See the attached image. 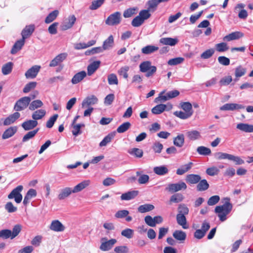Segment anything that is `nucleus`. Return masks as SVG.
I'll return each mask as SVG.
<instances>
[{
  "label": "nucleus",
  "instance_id": "18",
  "mask_svg": "<svg viewBox=\"0 0 253 253\" xmlns=\"http://www.w3.org/2000/svg\"><path fill=\"white\" fill-rule=\"evenodd\" d=\"M38 125L37 121L33 120H29L24 122L21 126L25 130H29L34 128Z\"/></svg>",
  "mask_w": 253,
  "mask_h": 253
},
{
  "label": "nucleus",
  "instance_id": "55",
  "mask_svg": "<svg viewBox=\"0 0 253 253\" xmlns=\"http://www.w3.org/2000/svg\"><path fill=\"white\" fill-rule=\"evenodd\" d=\"M184 199L182 194L180 193H176L172 195L170 198V202L172 203H179L181 202Z\"/></svg>",
  "mask_w": 253,
  "mask_h": 253
},
{
  "label": "nucleus",
  "instance_id": "8",
  "mask_svg": "<svg viewBox=\"0 0 253 253\" xmlns=\"http://www.w3.org/2000/svg\"><path fill=\"white\" fill-rule=\"evenodd\" d=\"M187 188L186 183L183 181H179L176 183H172L168 185L166 190L171 193H174L185 190Z\"/></svg>",
  "mask_w": 253,
  "mask_h": 253
},
{
  "label": "nucleus",
  "instance_id": "57",
  "mask_svg": "<svg viewBox=\"0 0 253 253\" xmlns=\"http://www.w3.org/2000/svg\"><path fill=\"white\" fill-rule=\"evenodd\" d=\"M231 156V154L223 152H217L215 154V157L218 160L227 159L228 160H230Z\"/></svg>",
  "mask_w": 253,
  "mask_h": 253
},
{
  "label": "nucleus",
  "instance_id": "42",
  "mask_svg": "<svg viewBox=\"0 0 253 253\" xmlns=\"http://www.w3.org/2000/svg\"><path fill=\"white\" fill-rule=\"evenodd\" d=\"M181 107L187 113H189L191 116L193 113L192 106L190 103L188 102H183L181 103Z\"/></svg>",
  "mask_w": 253,
  "mask_h": 253
},
{
  "label": "nucleus",
  "instance_id": "48",
  "mask_svg": "<svg viewBox=\"0 0 253 253\" xmlns=\"http://www.w3.org/2000/svg\"><path fill=\"white\" fill-rule=\"evenodd\" d=\"M84 126V124H72L73 127V130L72 132L73 135L77 136L79 134L81 133V128Z\"/></svg>",
  "mask_w": 253,
  "mask_h": 253
},
{
  "label": "nucleus",
  "instance_id": "7",
  "mask_svg": "<svg viewBox=\"0 0 253 253\" xmlns=\"http://www.w3.org/2000/svg\"><path fill=\"white\" fill-rule=\"evenodd\" d=\"M121 21V13L117 11L109 15L105 20L106 25L115 26L119 24Z\"/></svg>",
  "mask_w": 253,
  "mask_h": 253
},
{
  "label": "nucleus",
  "instance_id": "56",
  "mask_svg": "<svg viewBox=\"0 0 253 253\" xmlns=\"http://www.w3.org/2000/svg\"><path fill=\"white\" fill-rule=\"evenodd\" d=\"M129 69L128 66H125L122 67L120 70H118V73L120 76H123L124 78L126 79L128 78L127 72Z\"/></svg>",
  "mask_w": 253,
  "mask_h": 253
},
{
  "label": "nucleus",
  "instance_id": "6",
  "mask_svg": "<svg viewBox=\"0 0 253 253\" xmlns=\"http://www.w3.org/2000/svg\"><path fill=\"white\" fill-rule=\"evenodd\" d=\"M23 189V186L19 185L17 186L8 195V198L9 199H14L15 202L17 204L21 203L23 198L21 192Z\"/></svg>",
  "mask_w": 253,
  "mask_h": 253
},
{
  "label": "nucleus",
  "instance_id": "38",
  "mask_svg": "<svg viewBox=\"0 0 253 253\" xmlns=\"http://www.w3.org/2000/svg\"><path fill=\"white\" fill-rule=\"evenodd\" d=\"M153 171L156 174L159 175H165L169 172L168 168L165 166L155 167L153 169Z\"/></svg>",
  "mask_w": 253,
  "mask_h": 253
},
{
  "label": "nucleus",
  "instance_id": "26",
  "mask_svg": "<svg viewBox=\"0 0 253 253\" xmlns=\"http://www.w3.org/2000/svg\"><path fill=\"white\" fill-rule=\"evenodd\" d=\"M37 196V191L35 189H30L27 192L23 200V204L27 205L29 203L30 200Z\"/></svg>",
  "mask_w": 253,
  "mask_h": 253
},
{
  "label": "nucleus",
  "instance_id": "62",
  "mask_svg": "<svg viewBox=\"0 0 253 253\" xmlns=\"http://www.w3.org/2000/svg\"><path fill=\"white\" fill-rule=\"evenodd\" d=\"M115 253H128L129 249L126 246H119L114 248Z\"/></svg>",
  "mask_w": 253,
  "mask_h": 253
},
{
  "label": "nucleus",
  "instance_id": "4",
  "mask_svg": "<svg viewBox=\"0 0 253 253\" xmlns=\"http://www.w3.org/2000/svg\"><path fill=\"white\" fill-rule=\"evenodd\" d=\"M30 102L31 97L28 96L23 97L16 102L14 109L17 112L24 110L29 106Z\"/></svg>",
  "mask_w": 253,
  "mask_h": 253
},
{
  "label": "nucleus",
  "instance_id": "5",
  "mask_svg": "<svg viewBox=\"0 0 253 253\" xmlns=\"http://www.w3.org/2000/svg\"><path fill=\"white\" fill-rule=\"evenodd\" d=\"M100 241L101 244L99 249L101 251L104 252L109 251L111 250L117 242L115 239H111L108 240L106 237L102 238Z\"/></svg>",
  "mask_w": 253,
  "mask_h": 253
},
{
  "label": "nucleus",
  "instance_id": "43",
  "mask_svg": "<svg viewBox=\"0 0 253 253\" xmlns=\"http://www.w3.org/2000/svg\"><path fill=\"white\" fill-rule=\"evenodd\" d=\"M154 206L151 204H144L138 208V211L141 213H144L153 210Z\"/></svg>",
  "mask_w": 253,
  "mask_h": 253
},
{
  "label": "nucleus",
  "instance_id": "1",
  "mask_svg": "<svg viewBox=\"0 0 253 253\" xmlns=\"http://www.w3.org/2000/svg\"><path fill=\"white\" fill-rule=\"evenodd\" d=\"M230 198L228 197L223 199L224 204L222 206H217L215 209V212L218 213V216L221 221L226 219V215L229 213L232 209V205L230 203Z\"/></svg>",
  "mask_w": 253,
  "mask_h": 253
},
{
  "label": "nucleus",
  "instance_id": "14",
  "mask_svg": "<svg viewBox=\"0 0 253 253\" xmlns=\"http://www.w3.org/2000/svg\"><path fill=\"white\" fill-rule=\"evenodd\" d=\"M98 102L97 98L93 95L86 97L82 103V107L85 108L95 104Z\"/></svg>",
  "mask_w": 253,
  "mask_h": 253
},
{
  "label": "nucleus",
  "instance_id": "9",
  "mask_svg": "<svg viewBox=\"0 0 253 253\" xmlns=\"http://www.w3.org/2000/svg\"><path fill=\"white\" fill-rule=\"evenodd\" d=\"M76 21V18L74 15L69 16L65 18L62 23L60 27L62 31H65L71 28Z\"/></svg>",
  "mask_w": 253,
  "mask_h": 253
},
{
  "label": "nucleus",
  "instance_id": "17",
  "mask_svg": "<svg viewBox=\"0 0 253 253\" xmlns=\"http://www.w3.org/2000/svg\"><path fill=\"white\" fill-rule=\"evenodd\" d=\"M186 135L188 139L190 141H195L201 138L200 132L197 130L187 131L186 132Z\"/></svg>",
  "mask_w": 253,
  "mask_h": 253
},
{
  "label": "nucleus",
  "instance_id": "52",
  "mask_svg": "<svg viewBox=\"0 0 253 253\" xmlns=\"http://www.w3.org/2000/svg\"><path fill=\"white\" fill-rule=\"evenodd\" d=\"M129 154L135 156L136 157L141 158L143 156V151L139 148H134L128 151Z\"/></svg>",
  "mask_w": 253,
  "mask_h": 253
},
{
  "label": "nucleus",
  "instance_id": "30",
  "mask_svg": "<svg viewBox=\"0 0 253 253\" xmlns=\"http://www.w3.org/2000/svg\"><path fill=\"white\" fill-rule=\"evenodd\" d=\"M160 42L164 45L174 46L178 42V40L176 38H162L160 40Z\"/></svg>",
  "mask_w": 253,
  "mask_h": 253
},
{
  "label": "nucleus",
  "instance_id": "37",
  "mask_svg": "<svg viewBox=\"0 0 253 253\" xmlns=\"http://www.w3.org/2000/svg\"><path fill=\"white\" fill-rule=\"evenodd\" d=\"M43 105V103L41 100H35L30 103L29 109L31 111H34L38 108H41Z\"/></svg>",
  "mask_w": 253,
  "mask_h": 253
},
{
  "label": "nucleus",
  "instance_id": "23",
  "mask_svg": "<svg viewBox=\"0 0 253 253\" xmlns=\"http://www.w3.org/2000/svg\"><path fill=\"white\" fill-rule=\"evenodd\" d=\"M89 180H84L76 185L73 189V193H78L89 185Z\"/></svg>",
  "mask_w": 253,
  "mask_h": 253
},
{
  "label": "nucleus",
  "instance_id": "34",
  "mask_svg": "<svg viewBox=\"0 0 253 253\" xmlns=\"http://www.w3.org/2000/svg\"><path fill=\"white\" fill-rule=\"evenodd\" d=\"M173 144L177 147H182L184 143V136L183 134H179L173 138Z\"/></svg>",
  "mask_w": 253,
  "mask_h": 253
},
{
  "label": "nucleus",
  "instance_id": "10",
  "mask_svg": "<svg viewBox=\"0 0 253 253\" xmlns=\"http://www.w3.org/2000/svg\"><path fill=\"white\" fill-rule=\"evenodd\" d=\"M68 54L66 52L61 53L55 56L50 62L49 66L54 67L59 65L67 57Z\"/></svg>",
  "mask_w": 253,
  "mask_h": 253
},
{
  "label": "nucleus",
  "instance_id": "24",
  "mask_svg": "<svg viewBox=\"0 0 253 253\" xmlns=\"http://www.w3.org/2000/svg\"><path fill=\"white\" fill-rule=\"evenodd\" d=\"M20 116V114L18 112L9 115L4 121L3 125L4 126H8L15 122Z\"/></svg>",
  "mask_w": 253,
  "mask_h": 253
},
{
  "label": "nucleus",
  "instance_id": "60",
  "mask_svg": "<svg viewBox=\"0 0 253 253\" xmlns=\"http://www.w3.org/2000/svg\"><path fill=\"white\" fill-rule=\"evenodd\" d=\"M108 84L110 85L118 84V80L117 76L115 74H111L108 76Z\"/></svg>",
  "mask_w": 253,
  "mask_h": 253
},
{
  "label": "nucleus",
  "instance_id": "51",
  "mask_svg": "<svg viewBox=\"0 0 253 253\" xmlns=\"http://www.w3.org/2000/svg\"><path fill=\"white\" fill-rule=\"evenodd\" d=\"M215 49L218 52H224L228 50L229 47L226 42H221L215 44Z\"/></svg>",
  "mask_w": 253,
  "mask_h": 253
},
{
  "label": "nucleus",
  "instance_id": "21",
  "mask_svg": "<svg viewBox=\"0 0 253 253\" xmlns=\"http://www.w3.org/2000/svg\"><path fill=\"white\" fill-rule=\"evenodd\" d=\"M138 191L132 190L123 193L121 196V199L122 201H128L134 199L137 196Z\"/></svg>",
  "mask_w": 253,
  "mask_h": 253
},
{
  "label": "nucleus",
  "instance_id": "2",
  "mask_svg": "<svg viewBox=\"0 0 253 253\" xmlns=\"http://www.w3.org/2000/svg\"><path fill=\"white\" fill-rule=\"evenodd\" d=\"M21 226L19 224L15 225L12 231L9 229H3L0 231V238L4 239L10 238L11 239H14L21 232Z\"/></svg>",
  "mask_w": 253,
  "mask_h": 253
},
{
  "label": "nucleus",
  "instance_id": "44",
  "mask_svg": "<svg viewBox=\"0 0 253 253\" xmlns=\"http://www.w3.org/2000/svg\"><path fill=\"white\" fill-rule=\"evenodd\" d=\"M39 130V128H37L36 129L29 131L23 136L22 138V142H25L29 140L30 139L33 138L37 133Z\"/></svg>",
  "mask_w": 253,
  "mask_h": 253
},
{
  "label": "nucleus",
  "instance_id": "46",
  "mask_svg": "<svg viewBox=\"0 0 253 253\" xmlns=\"http://www.w3.org/2000/svg\"><path fill=\"white\" fill-rule=\"evenodd\" d=\"M166 108V105L165 104H161L156 105L152 109V112L154 114H160L163 113Z\"/></svg>",
  "mask_w": 253,
  "mask_h": 253
},
{
  "label": "nucleus",
  "instance_id": "11",
  "mask_svg": "<svg viewBox=\"0 0 253 253\" xmlns=\"http://www.w3.org/2000/svg\"><path fill=\"white\" fill-rule=\"evenodd\" d=\"M245 106L237 103H226L220 107V110L222 111H234L244 109Z\"/></svg>",
  "mask_w": 253,
  "mask_h": 253
},
{
  "label": "nucleus",
  "instance_id": "59",
  "mask_svg": "<svg viewBox=\"0 0 253 253\" xmlns=\"http://www.w3.org/2000/svg\"><path fill=\"white\" fill-rule=\"evenodd\" d=\"M37 84V83L35 82H32L26 84L23 89V92L28 93L30 92L36 87Z\"/></svg>",
  "mask_w": 253,
  "mask_h": 253
},
{
  "label": "nucleus",
  "instance_id": "40",
  "mask_svg": "<svg viewBox=\"0 0 253 253\" xmlns=\"http://www.w3.org/2000/svg\"><path fill=\"white\" fill-rule=\"evenodd\" d=\"M209 184L206 179L200 180L197 185V189L199 191H203L208 189Z\"/></svg>",
  "mask_w": 253,
  "mask_h": 253
},
{
  "label": "nucleus",
  "instance_id": "35",
  "mask_svg": "<svg viewBox=\"0 0 253 253\" xmlns=\"http://www.w3.org/2000/svg\"><path fill=\"white\" fill-rule=\"evenodd\" d=\"M176 221L177 223L182 226L183 229H187L188 226L187 225L186 218L183 214H177L176 215Z\"/></svg>",
  "mask_w": 253,
  "mask_h": 253
},
{
  "label": "nucleus",
  "instance_id": "50",
  "mask_svg": "<svg viewBox=\"0 0 253 253\" xmlns=\"http://www.w3.org/2000/svg\"><path fill=\"white\" fill-rule=\"evenodd\" d=\"M105 0H94L92 1L91 4L89 8L90 10H96L100 7L104 2Z\"/></svg>",
  "mask_w": 253,
  "mask_h": 253
},
{
  "label": "nucleus",
  "instance_id": "31",
  "mask_svg": "<svg viewBox=\"0 0 253 253\" xmlns=\"http://www.w3.org/2000/svg\"><path fill=\"white\" fill-rule=\"evenodd\" d=\"M16 126H11L5 130L2 135V138L3 139H7L12 136L17 131Z\"/></svg>",
  "mask_w": 253,
  "mask_h": 253
},
{
  "label": "nucleus",
  "instance_id": "27",
  "mask_svg": "<svg viewBox=\"0 0 253 253\" xmlns=\"http://www.w3.org/2000/svg\"><path fill=\"white\" fill-rule=\"evenodd\" d=\"M100 63V61H95L91 63L87 68L88 75L91 76L92 75L99 67Z\"/></svg>",
  "mask_w": 253,
  "mask_h": 253
},
{
  "label": "nucleus",
  "instance_id": "13",
  "mask_svg": "<svg viewBox=\"0 0 253 253\" xmlns=\"http://www.w3.org/2000/svg\"><path fill=\"white\" fill-rule=\"evenodd\" d=\"M50 230L55 232H62L65 230V227L58 220H53L49 226Z\"/></svg>",
  "mask_w": 253,
  "mask_h": 253
},
{
  "label": "nucleus",
  "instance_id": "15",
  "mask_svg": "<svg viewBox=\"0 0 253 253\" xmlns=\"http://www.w3.org/2000/svg\"><path fill=\"white\" fill-rule=\"evenodd\" d=\"M35 28V25L33 24L26 26L21 32L22 38L25 40L30 37L34 32Z\"/></svg>",
  "mask_w": 253,
  "mask_h": 253
},
{
  "label": "nucleus",
  "instance_id": "64",
  "mask_svg": "<svg viewBox=\"0 0 253 253\" xmlns=\"http://www.w3.org/2000/svg\"><path fill=\"white\" fill-rule=\"evenodd\" d=\"M174 115L181 119H186L191 117L189 113H187L185 112H182V111H175L174 112Z\"/></svg>",
  "mask_w": 253,
  "mask_h": 253
},
{
  "label": "nucleus",
  "instance_id": "33",
  "mask_svg": "<svg viewBox=\"0 0 253 253\" xmlns=\"http://www.w3.org/2000/svg\"><path fill=\"white\" fill-rule=\"evenodd\" d=\"M173 237L177 240L183 242L186 238V234L181 230H175L172 234Z\"/></svg>",
  "mask_w": 253,
  "mask_h": 253
},
{
  "label": "nucleus",
  "instance_id": "22",
  "mask_svg": "<svg viewBox=\"0 0 253 253\" xmlns=\"http://www.w3.org/2000/svg\"><path fill=\"white\" fill-rule=\"evenodd\" d=\"M25 40L22 38L15 42L11 50V53L14 54L20 50L25 44Z\"/></svg>",
  "mask_w": 253,
  "mask_h": 253
},
{
  "label": "nucleus",
  "instance_id": "58",
  "mask_svg": "<svg viewBox=\"0 0 253 253\" xmlns=\"http://www.w3.org/2000/svg\"><path fill=\"white\" fill-rule=\"evenodd\" d=\"M246 73V69L241 66H239L235 69V75L237 78L244 76Z\"/></svg>",
  "mask_w": 253,
  "mask_h": 253
},
{
  "label": "nucleus",
  "instance_id": "63",
  "mask_svg": "<svg viewBox=\"0 0 253 253\" xmlns=\"http://www.w3.org/2000/svg\"><path fill=\"white\" fill-rule=\"evenodd\" d=\"M144 22V21L141 17L139 16L138 15L135 17L131 22V25L135 27H139L141 26Z\"/></svg>",
  "mask_w": 253,
  "mask_h": 253
},
{
  "label": "nucleus",
  "instance_id": "45",
  "mask_svg": "<svg viewBox=\"0 0 253 253\" xmlns=\"http://www.w3.org/2000/svg\"><path fill=\"white\" fill-rule=\"evenodd\" d=\"M131 126V124L128 122H125L120 125L117 129L118 133H122L127 131Z\"/></svg>",
  "mask_w": 253,
  "mask_h": 253
},
{
  "label": "nucleus",
  "instance_id": "3",
  "mask_svg": "<svg viewBox=\"0 0 253 253\" xmlns=\"http://www.w3.org/2000/svg\"><path fill=\"white\" fill-rule=\"evenodd\" d=\"M140 71L142 73H146L145 76L147 77L152 76L157 71L156 66H152L150 61H146L142 62L139 65Z\"/></svg>",
  "mask_w": 253,
  "mask_h": 253
},
{
  "label": "nucleus",
  "instance_id": "32",
  "mask_svg": "<svg viewBox=\"0 0 253 253\" xmlns=\"http://www.w3.org/2000/svg\"><path fill=\"white\" fill-rule=\"evenodd\" d=\"M114 37L112 35H110L103 43L102 47L104 50H109L114 45Z\"/></svg>",
  "mask_w": 253,
  "mask_h": 253
},
{
  "label": "nucleus",
  "instance_id": "28",
  "mask_svg": "<svg viewBox=\"0 0 253 253\" xmlns=\"http://www.w3.org/2000/svg\"><path fill=\"white\" fill-rule=\"evenodd\" d=\"M201 179L200 175L194 174H188L185 178L187 183L192 184L198 183Z\"/></svg>",
  "mask_w": 253,
  "mask_h": 253
},
{
  "label": "nucleus",
  "instance_id": "36",
  "mask_svg": "<svg viewBox=\"0 0 253 253\" xmlns=\"http://www.w3.org/2000/svg\"><path fill=\"white\" fill-rule=\"evenodd\" d=\"M46 114V111L44 109H39L33 112L32 115V119L37 121L42 119Z\"/></svg>",
  "mask_w": 253,
  "mask_h": 253
},
{
  "label": "nucleus",
  "instance_id": "16",
  "mask_svg": "<svg viewBox=\"0 0 253 253\" xmlns=\"http://www.w3.org/2000/svg\"><path fill=\"white\" fill-rule=\"evenodd\" d=\"M244 36V34L241 32L236 31L232 32L223 38V41L230 42L233 40H238Z\"/></svg>",
  "mask_w": 253,
  "mask_h": 253
},
{
  "label": "nucleus",
  "instance_id": "41",
  "mask_svg": "<svg viewBox=\"0 0 253 253\" xmlns=\"http://www.w3.org/2000/svg\"><path fill=\"white\" fill-rule=\"evenodd\" d=\"M159 47L154 45H149L143 47L142 52L145 54H149L158 50Z\"/></svg>",
  "mask_w": 253,
  "mask_h": 253
},
{
  "label": "nucleus",
  "instance_id": "53",
  "mask_svg": "<svg viewBox=\"0 0 253 253\" xmlns=\"http://www.w3.org/2000/svg\"><path fill=\"white\" fill-rule=\"evenodd\" d=\"M184 60V58L178 57L169 59L168 64L170 66H174L182 63Z\"/></svg>",
  "mask_w": 253,
  "mask_h": 253
},
{
  "label": "nucleus",
  "instance_id": "29",
  "mask_svg": "<svg viewBox=\"0 0 253 253\" xmlns=\"http://www.w3.org/2000/svg\"><path fill=\"white\" fill-rule=\"evenodd\" d=\"M237 128L245 132H253V125L245 123L237 124Z\"/></svg>",
  "mask_w": 253,
  "mask_h": 253
},
{
  "label": "nucleus",
  "instance_id": "39",
  "mask_svg": "<svg viewBox=\"0 0 253 253\" xmlns=\"http://www.w3.org/2000/svg\"><path fill=\"white\" fill-rule=\"evenodd\" d=\"M59 14V11L57 10H55L50 12L45 18V23L49 24L53 21L57 17Z\"/></svg>",
  "mask_w": 253,
  "mask_h": 253
},
{
  "label": "nucleus",
  "instance_id": "47",
  "mask_svg": "<svg viewBox=\"0 0 253 253\" xmlns=\"http://www.w3.org/2000/svg\"><path fill=\"white\" fill-rule=\"evenodd\" d=\"M114 137V134L113 133H109L107 136H106L100 142L99 146L103 147L106 146L108 143H109L113 139Z\"/></svg>",
  "mask_w": 253,
  "mask_h": 253
},
{
  "label": "nucleus",
  "instance_id": "49",
  "mask_svg": "<svg viewBox=\"0 0 253 253\" xmlns=\"http://www.w3.org/2000/svg\"><path fill=\"white\" fill-rule=\"evenodd\" d=\"M197 152L200 155L207 156L211 154L210 148L205 146H199L197 148Z\"/></svg>",
  "mask_w": 253,
  "mask_h": 253
},
{
  "label": "nucleus",
  "instance_id": "25",
  "mask_svg": "<svg viewBox=\"0 0 253 253\" xmlns=\"http://www.w3.org/2000/svg\"><path fill=\"white\" fill-rule=\"evenodd\" d=\"M193 165V163L189 162L186 164L181 166L177 169L176 171V174L180 175H183L188 171L192 168Z\"/></svg>",
  "mask_w": 253,
  "mask_h": 253
},
{
  "label": "nucleus",
  "instance_id": "12",
  "mask_svg": "<svg viewBox=\"0 0 253 253\" xmlns=\"http://www.w3.org/2000/svg\"><path fill=\"white\" fill-rule=\"evenodd\" d=\"M41 66L39 65H34L28 69L25 74L27 79H34L36 77L39 72Z\"/></svg>",
  "mask_w": 253,
  "mask_h": 253
},
{
  "label": "nucleus",
  "instance_id": "61",
  "mask_svg": "<svg viewBox=\"0 0 253 253\" xmlns=\"http://www.w3.org/2000/svg\"><path fill=\"white\" fill-rule=\"evenodd\" d=\"M214 52V50L213 48L208 49L201 55V58L204 59H208L212 56Z\"/></svg>",
  "mask_w": 253,
  "mask_h": 253
},
{
  "label": "nucleus",
  "instance_id": "54",
  "mask_svg": "<svg viewBox=\"0 0 253 253\" xmlns=\"http://www.w3.org/2000/svg\"><path fill=\"white\" fill-rule=\"evenodd\" d=\"M13 64L11 62H8L2 67V73L3 75H6L10 74L12 71Z\"/></svg>",
  "mask_w": 253,
  "mask_h": 253
},
{
  "label": "nucleus",
  "instance_id": "19",
  "mask_svg": "<svg viewBox=\"0 0 253 253\" xmlns=\"http://www.w3.org/2000/svg\"><path fill=\"white\" fill-rule=\"evenodd\" d=\"M86 76V73L82 71L76 73L72 78L71 83L73 84H77L81 82Z\"/></svg>",
  "mask_w": 253,
  "mask_h": 253
},
{
  "label": "nucleus",
  "instance_id": "20",
  "mask_svg": "<svg viewBox=\"0 0 253 253\" xmlns=\"http://www.w3.org/2000/svg\"><path fill=\"white\" fill-rule=\"evenodd\" d=\"M72 193H73V190L71 188L65 187L61 190L58 195V198L60 200H64L69 197Z\"/></svg>",
  "mask_w": 253,
  "mask_h": 253
}]
</instances>
